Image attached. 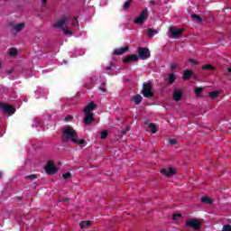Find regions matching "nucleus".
Here are the masks:
<instances>
[{
    "mask_svg": "<svg viewBox=\"0 0 231 231\" xmlns=\"http://www.w3.org/2000/svg\"><path fill=\"white\" fill-rule=\"evenodd\" d=\"M62 135H61V141L63 143H68L69 140L73 142V138H77L79 134H77V131L71 127V125H67L62 131Z\"/></svg>",
    "mask_w": 231,
    "mask_h": 231,
    "instance_id": "obj_1",
    "label": "nucleus"
},
{
    "mask_svg": "<svg viewBox=\"0 0 231 231\" xmlns=\"http://www.w3.org/2000/svg\"><path fill=\"white\" fill-rule=\"evenodd\" d=\"M142 95L144 98H152V97H154V92H152V84L151 82L143 84Z\"/></svg>",
    "mask_w": 231,
    "mask_h": 231,
    "instance_id": "obj_2",
    "label": "nucleus"
},
{
    "mask_svg": "<svg viewBox=\"0 0 231 231\" xmlns=\"http://www.w3.org/2000/svg\"><path fill=\"white\" fill-rule=\"evenodd\" d=\"M185 226L193 230H199L201 228V222L198 218H189L186 220Z\"/></svg>",
    "mask_w": 231,
    "mask_h": 231,
    "instance_id": "obj_3",
    "label": "nucleus"
},
{
    "mask_svg": "<svg viewBox=\"0 0 231 231\" xmlns=\"http://www.w3.org/2000/svg\"><path fill=\"white\" fill-rule=\"evenodd\" d=\"M137 53L142 60H147L151 57V51L147 47H138Z\"/></svg>",
    "mask_w": 231,
    "mask_h": 231,
    "instance_id": "obj_4",
    "label": "nucleus"
},
{
    "mask_svg": "<svg viewBox=\"0 0 231 231\" xmlns=\"http://www.w3.org/2000/svg\"><path fill=\"white\" fill-rule=\"evenodd\" d=\"M0 109H2L3 113L5 115H14L15 113V107L3 102H0Z\"/></svg>",
    "mask_w": 231,
    "mask_h": 231,
    "instance_id": "obj_5",
    "label": "nucleus"
},
{
    "mask_svg": "<svg viewBox=\"0 0 231 231\" xmlns=\"http://www.w3.org/2000/svg\"><path fill=\"white\" fill-rule=\"evenodd\" d=\"M149 17L147 9H144L141 12L140 15L134 21L135 24H143L145 19Z\"/></svg>",
    "mask_w": 231,
    "mask_h": 231,
    "instance_id": "obj_6",
    "label": "nucleus"
},
{
    "mask_svg": "<svg viewBox=\"0 0 231 231\" xmlns=\"http://www.w3.org/2000/svg\"><path fill=\"white\" fill-rule=\"evenodd\" d=\"M185 29H177L176 27H170V33L173 39H178L183 35Z\"/></svg>",
    "mask_w": 231,
    "mask_h": 231,
    "instance_id": "obj_7",
    "label": "nucleus"
},
{
    "mask_svg": "<svg viewBox=\"0 0 231 231\" xmlns=\"http://www.w3.org/2000/svg\"><path fill=\"white\" fill-rule=\"evenodd\" d=\"M45 172L47 174H55L57 172V167L53 163V161H50L45 166Z\"/></svg>",
    "mask_w": 231,
    "mask_h": 231,
    "instance_id": "obj_8",
    "label": "nucleus"
},
{
    "mask_svg": "<svg viewBox=\"0 0 231 231\" xmlns=\"http://www.w3.org/2000/svg\"><path fill=\"white\" fill-rule=\"evenodd\" d=\"M161 173L166 176L167 178H171V176H174V174H176V170H174L171 167L168 169L163 168L161 170Z\"/></svg>",
    "mask_w": 231,
    "mask_h": 231,
    "instance_id": "obj_9",
    "label": "nucleus"
},
{
    "mask_svg": "<svg viewBox=\"0 0 231 231\" xmlns=\"http://www.w3.org/2000/svg\"><path fill=\"white\" fill-rule=\"evenodd\" d=\"M85 125H90L91 122H95L93 113L85 112V118L83 120Z\"/></svg>",
    "mask_w": 231,
    "mask_h": 231,
    "instance_id": "obj_10",
    "label": "nucleus"
},
{
    "mask_svg": "<svg viewBox=\"0 0 231 231\" xmlns=\"http://www.w3.org/2000/svg\"><path fill=\"white\" fill-rule=\"evenodd\" d=\"M127 51H129V47L125 46V47H121V48H117L114 51V54L115 55H124V53H127Z\"/></svg>",
    "mask_w": 231,
    "mask_h": 231,
    "instance_id": "obj_11",
    "label": "nucleus"
},
{
    "mask_svg": "<svg viewBox=\"0 0 231 231\" xmlns=\"http://www.w3.org/2000/svg\"><path fill=\"white\" fill-rule=\"evenodd\" d=\"M136 60H138V56L136 54H131L123 60L125 64H127L128 62H136Z\"/></svg>",
    "mask_w": 231,
    "mask_h": 231,
    "instance_id": "obj_12",
    "label": "nucleus"
},
{
    "mask_svg": "<svg viewBox=\"0 0 231 231\" xmlns=\"http://www.w3.org/2000/svg\"><path fill=\"white\" fill-rule=\"evenodd\" d=\"M24 26H26L24 23H17L12 27L11 32H16V33H19V32L23 30Z\"/></svg>",
    "mask_w": 231,
    "mask_h": 231,
    "instance_id": "obj_13",
    "label": "nucleus"
},
{
    "mask_svg": "<svg viewBox=\"0 0 231 231\" xmlns=\"http://www.w3.org/2000/svg\"><path fill=\"white\" fill-rule=\"evenodd\" d=\"M97 109V104L91 101L88 106H86L83 111L84 113H91V111H95Z\"/></svg>",
    "mask_w": 231,
    "mask_h": 231,
    "instance_id": "obj_14",
    "label": "nucleus"
},
{
    "mask_svg": "<svg viewBox=\"0 0 231 231\" xmlns=\"http://www.w3.org/2000/svg\"><path fill=\"white\" fill-rule=\"evenodd\" d=\"M194 77V72L189 69H186L183 72L182 79L183 80H190V78Z\"/></svg>",
    "mask_w": 231,
    "mask_h": 231,
    "instance_id": "obj_15",
    "label": "nucleus"
},
{
    "mask_svg": "<svg viewBox=\"0 0 231 231\" xmlns=\"http://www.w3.org/2000/svg\"><path fill=\"white\" fill-rule=\"evenodd\" d=\"M68 23V17L64 16L54 24V28H62Z\"/></svg>",
    "mask_w": 231,
    "mask_h": 231,
    "instance_id": "obj_16",
    "label": "nucleus"
},
{
    "mask_svg": "<svg viewBox=\"0 0 231 231\" xmlns=\"http://www.w3.org/2000/svg\"><path fill=\"white\" fill-rule=\"evenodd\" d=\"M173 100H175V102H180V100H181V97H183V93L181 92V90L176 89L173 92Z\"/></svg>",
    "mask_w": 231,
    "mask_h": 231,
    "instance_id": "obj_17",
    "label": "nucleus"
},
{
    "mask_svg": "<svg viewBox=\"0 0 231 231\" xmlns=\"http://www.w3.org/2000/svg\"><path fill=\"white\" fill-rule=\"evenodd\" d=\"M143 100V97L140 94H137L132 97V102H134L135 106H140Z\"/></svg>",
    "mask_w": 231,
    "mask_h": 231,
    "instance_id": "obj_18",
    "label": "nucleus"
},
{
    "mask_svg": "<svg viewBox=\"0 0 231 231\" xmlns=\"http://www.w3.org/2000/svg\"><path fill=\"white\" fill-rule=\"evenodd\" d=\"M176 74L174 73H170L169 77H168V84L169 86H172V84H174V82H176Z\"/></svg>",
    "mask_w": 231,
    "mask_h": 231,
    "instance_id": "obj_19",
    "label": "nucleus"
},
{
    "mask_svg": "<svg viewBox=\"0 0 231 231\" xmlns=\"http://www.w3.org/2000/svg\"><path fill=\"white\" fill-rule=\"evenodd\" d=\"M72 143H77L78 145H84L86 144V140L84 139L79 140V135H78L76 136V138L72 139Z\"/></svg>",
    "mask_w": 231,
    "mask_h": 231,
    "instance_id": "obj_20",
    "label": "nucleus"
},
{
    "mask_svg": "<svg viewBox=\"0 0 231 231\" xmlns=\"http://www.w3.org/2000/svg\"><path fill=\"white\" fill-rule=\"evenodd\" d=\"M149 129L151 130L152 134H156V133H158V130L156 129V125H154V123H151L148 125Z\"/></svg>",
    "mask_w": 231,
    "mask_h": 231,
    "instance_id": "obj_21",
    "label": "nucleus"
},
{
    "mask_svg": "<svg viewBox=\"0 0 231 231\" xmlns=\"http://www.w3.org/2000/svg\"><path fill=\"white\" fill-rule=\"evenodd\" d=\"M158 34V31L154 29H148L147 36L151 39L154 35Z\"/></svg>",
    "mask_w": 231,
    "mask_h": 231,
    "instance_id": "obj_22",
    "label": "nucleus"
},
{
    "mask_svg": "<svg viewBox=\"0 0 231 231\" xmlns=\"http://www.w3.org/2000/svg\"><path fill=\"white\" fill-rule=\"evenodd\" d=\"M79 226L82 229L86 228V226H91V221H82L81 223H79Z\"/></svg>",
    "mask_w": 231,
    "mask_h": 231,
    "instance_id": "obj_23",
    "label": "nucleus"
},
{
    "mask_svg": "<svg viewBox=\"0 0 231 231\" xmlns=\"http://www.w3.org/2000/svg\"><path fill=\"white\" fill-rule=\"evenodd\" d=\"M201 69L208 70V71H214V66L208 64L201 67Z\"/></svg>",
    "mask_w": 231,
    "mask_h": 231,
    "instance_id": "obj_24",
    "label": "nucleus"
},
{
    "mask_svg": "<svg viewBox=\"0 0 231 231\" xmlns=\"http://www.w3.org/2000/svg\"><path fill=\"white\" fill-rule=\"evenodd\" d=\"M17 53H19L17 51V49H15V48L9 49V55H10V57H16Z\"/></svg>",
    "mask_w": 231,
    "mask_h": 231,
    "instance_id": "obj_25",
    "label": "nucleus"
},
{
    "mask_svg": "<svg viewBox=\"0 0 231 231\" xmlns=\"http://www.w3.org/2000/svg\"><path fill=\"white\" fill-rule=\"evenodd\" d=\"M201 201L202 203H206L208 205H211L212 203V199L208 198V197H202L201 198Z\"/></svg>",
    "mask_w": 231,
    "mask_h": 231,
    "instance_id": "obj_26",
    "label": "nucleus"
},
{
    "mask_svg": "<svg viewBox=\"0 0 231 231\" xmlns=\"http://www.w3.org/2000/svg\"><path fill=\"white\" fill-rule=\"evenodd\" d=\"M132 3H133V0L126 1L123 6V10H129V7L131 6Z\"/></svg>",
    "mask_w": 231,
    "mask_h": 231,
    "instance_id": "obj_27",
    "label": "nucleus"
},
{
    "mask_svg": "<svg viewBox=\"0 0 231 231\" xmlns=\"http://www.w3.org/2000/svg\"><path fill=\"white\" fill-rule=\"evenodd\" d=\"M209 97L210 98H217V97H219V92L217 91H212V92H209Z\"/></svg>",
    "mask_w": 231,
    "mask_h": 231,
    "instance_id": "obj_28",
    "label": "nucleus"
},
{
    "mask_svg": "<svg viewBox=\"0 0 231 231\" xmlns=\"http://www.w3.org/2000/svg\"><path fill=\"white\" fill-rule=\"evenodd\" d=\"M99 91L103 93H107V88H106V83H101L100 87L98 88Z\"/></svg>",
    "mask_w": 231,
    "mask_h": 231,
    "instance_id": "obj_29",
    "label": "nucleus"
},
{
    "mask_svg": "<svg viewBox=\"0 0 231 231\" xmlns=\"http://www.w3.org/2000/svg\"><path fill=\"white\" fill-rule=\"evenodd\" d=\"M201 93H203V88L197 87L195 88V95L197 97H199L201 95Z\"/></svg>",
    "mask_w": 231,
    "mask_h": 231,
    "instance_id": "obj_30",
    "label": "nucleus"
},
{
    "mask_svg": "<svg viewBox=\"0 0 231 231\" xmlns=\"http://www.w3.org/2000/svg\"><path fill=\"white\" fill-rule=\"evenodd\" d=\"M100 138L101 140H106V138H107V130H104L101 132Z\"/></svg>",
    "mask_w": 231,
    "mask_h": 231,
    "instance_id": "obj_31",
    "label": "nucleus"
},
{
    "mask_svg": "<svg viewBox=\"0 0 231 231\" xmlns=\"http://www.w3.org/2000/svg\"><path fill=\"white\" fill-rule=\"evenodd\" d=\"M191 17L192 19H196L198 23H201V21H203V19H201V16H199V14H192Z\"/></svg>",
    "mask_w": 231,
    "mask_h": 231,
    "instance_id": "obj_32",
    "label": "nucleus"
},
{
    "mask_svg": "<svg viewBox=\"0 0 231 231\" xmlns=\"http://www.w3.org/2000/svg\"><path fill=\"white\" fill-rule=\"evenodd\" d=\"M62 178L63 180H69V178H71V172H66L62 174Z\"/></svg>",
    "mask_w": 231,
    "mask_h": 231,
    "instance_id": "obj_33",
    "label": "nucleus"
},
{
    "mask_svg": "<svg viewBox=\"0 0 231 231\" xmlns=\"http://www.w3.org/2000/svg\"><path fill=\"white\" fill-rule=\"evenodd\" d=\"M222 231H231V225L223 226Z\"/></svg>",
    "mask_w": 231,
    "mask_h": 231,
    "instance_id": "obj_34",
    "label": "nucleus"
},
{
    "mask_svg": "<svg viewBox=\"0 0 231 231\" xmlns=\"http://www.w3.org/2000/svg\"><path fill=\"white\" fill-rule=\"evenodd\" d=\"M180 217H181V214L177 213L172 216L173 221H177V219H180Z\"/></svg>",
    "mask_w": 231,
    "mask_h": 231,
    "instance_id": "obj_35",
    "label": "nucleus"
},
{
    "mask_svg": "<svg viewBox=\"0 0 231 231\" xmlns=\"http://www.w3.org/2000/svg\"><path fill=\"white\" fill-rule=\"evenodd\" d=\"M27 180H37V176L32 174V175H28L27 177Z\"/></svg>",
    "mask_w": 231,
    "mask_h": 231,
    "instance_id": "obj_36",
    "label": "nucleus"
},
{
    "mask_svg": "<svg viewBox=\"0 0 231 231\" xmlns=\"http://www.w3.org/2000/svg\"><path fill=\"white\" fill-rule=\"evenodd\" d=\"M188 61L190 62L191 64H199L198 60L194 59H189Z\"/></svg>",
    "mask_w": 231,
    "mask_h": 231,
    "instance_id": "obj_37",
    "label": "nucleus"
},
{
    "mask_svg": "<svg viewBox=\"0 0 231 231\" xmlns=\"http://www.w3.org/2000/svg\"><path fill=\"white\" fill-rule=\"evenodd\" d=\"M64 33L65 35H71L72 32L70 30L65 29Z\"/></svg>",
    "mask_w": 231,
    "mask_h": 231,
    "instance_id": "obj_38",
    "label": "nucleus"
},
{
    "mask_svg": "<svg viewBox=\"0 0 231 231\" xmlns=\"http://www.w3.org/2000/svg\"><path fill=\"white\" fill-rule=\"evenodd\" d=\"M176 143H177L176 139H171V140H170V144H171V145H176Z\"/></svg>",
    "mask_w": 231,
    "mask_h": 231,
    "instance_id": "obj_39",
    "label": "nucleus"
},
{
    "mask_svg": "<svg viewBox=\"0 0 231 231\" xmlns=\"http://www.w3.org/2000/svg\"><path fill=\"white\" fill-rule=\"evenodd\" d=\"M106 71H111L113 69V63H111L108 67L106 68Z\"/></svg>",
    "mask_w": 231,
    "mask_h": 231,
    "instance_id": "obj_40",
    "label": "nucleus"
},
{
    "mask_svg": "<svg viewBox=\"0 0 231 231\" xmlns=\"http://www.w3.org/2000/svg\"><path fill=\"white\" fill-rule=\"evenodd\" d=\"M71 118H73V117H71V116H67L65 117V122H69V120H71Z\"/></svg>",
    "mask_w": 231,
    "mask_h": 231,
    "instance_id": "obj_41",
    "label": "nucleus"
},
{
    "mask_svg": "<svg viewBox=\"0 0 231 231\" xmlns=\"http://www.w3.org/2000/svg\"><path fill=\"white\" fill-rule=\"evenodd\" d=\"M171 69H176V64L172 63L171 66H170Z\"/></svg>",
    "mask_w": 231,
    "mask_h": 231,
    "instance_id": "obj_42",
    "label": "nucleus"
},
{
    "mask_svg": "<svg viewBox=\"0 0 231 231\" xmlns=\"http://www.w3.org/2000/svg\"><path fill=\"white\" fill-rule=\"evenodd\" d=\"M6 73L7 75H12V73H14V69H9V70H6Z\"/></svg>",
    "mask_w": 231,
    "mask_h": 231,
    "instance_id": "obj_43",
    "label": "nucleus"
},
{
    "mask_svg": "<svg viewBox=\"0 0 231 231\" xmlns=\"http://www.w3.org/2000/svg\"><path fill=\"white\" fill-rule=\"evenodd\" d=\"M72 24H73V25L77 24V19H76V18H73V19H72Z\"/></svg>",
    "mask_w": 231,
    "mask_h": 231,
    "instance_id": "obj_44",
    "label": "nucleus"
},
{
    "mask_svg": "<svg viewBox=\"0 0 231 231\" xmlns=\"http://www.w3.org/2000/svg\"><path fill=\"white\" fill-rule=\"evenodd\" d=\"M48 0H42V5H46Z\"/></svg>",
    "mask_w": 231,
    "mask_h": 231,
    "instance_id": "obj_45",
    "label": "nucleus"
},
{
    "mask_svg": "<svg viewBox=\"0 0 231 231\" xmlns=\"http://www.w3.org/2000/svg\"><path fill=\"white\" fill-rule=\"evenodd\" d=\"M150 5H156V2L152 0V1H150Z\"/></svg>",
    "mask_w": 231,
    "mask_h": 231,
    "instance_id": "obj_46",
    "label": "nucleus"
},
{
    "mask_svg": "<svg viewBox=\"0 0 231 231\" xmlns=\"http://www.w3.org/2000/svg\"><path fill=\"white\" fill-rule=\"evenodd\" d=\"M66 201H69V199H63V203H66Z\"/></svg>",
    "mask_w": 231,
    "mask_h": 231,
    "instance_id": "obj_47",
    "label": "nucleus"
},
{
    "mask_svg": "<svg viewBox=\"0 0 231 231\" xmlns=\"http://www.w3.org/2000/svg\"><path fill=\"white\" fill-rule=\"evenodd\" d=\"M191 77H193V79H198V76L194 73H193V76H191Z\"/></svg>",
    "mask_w": 231,
    "mask_h": 231,
    "instance_id": "obj_48",
    "label": "nucleus"
},
{
    "mask_svg": "<svg viewBox=\"0 0 231 231\" xmlns=\"http://www.w3.org/2000/svg\"><path fill=\"white\" fill-rule=\"evenodd\" d=\"M227 71H228L229 73H231V67H229V68L227 69Z\"/></svg>",
    "mask_w": 231,
    "mask_h": 231,
    "instance_id": "obj_49",
    "label": "nucleus"
},
{
    "mask_svg": "<svg viewBox=\"0 0 231 231\" xmlns=\"http://www.w3.org/2000/svg\"><path fill=\"white\" fill-rule=\"evenodd\" d=\"M3 178V173L0 171V180Z\"/></svg>",
    "mask_w": 231,
    "mask_h": 231,
    "instance_id": "obj_50",
    "label": "nucleus"
},
{
    "mask_svg": "<svg viewBox=\"0 0 231 231\" xmlns=\"http://www.w3.org/2000/svg\"><path fill=\"white\" fill-rule=\"evenodd\" d=\"M0 68H1V62H0Z\"/></svg>",
    "mask_w": 231,
    "mask_h": 231,
    "instance_id": "obj_51",
    "label": "nucleus"
}]
</instances>
